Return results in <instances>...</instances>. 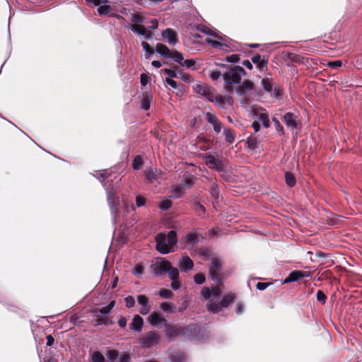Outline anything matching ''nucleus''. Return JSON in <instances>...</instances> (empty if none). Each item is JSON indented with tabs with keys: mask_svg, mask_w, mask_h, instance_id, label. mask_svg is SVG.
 <instances>
[{
	"mask_svg": "<svg viewBox=\"0 0 362 362\" xmlns=\"http://www.w3.org/2000/svg\"><path fill=\"white\" fill-rule=\"evenodd\" d=\"M221 290L218 286L204 287L202 289L201 295L204 300H207V309L212 313H219L223 308H227L233 303L235 296L233 293L229 292L225 294L219 303H216L220 298Z\"/></svg>",
	"mask_w": 362,
	"mask_h": 362,
	"instance_id": "f257e3e1",
	"label": "nucleus"
},
{
	"mask_svg": "<svg viewBox=\"0 0 362 362\" xmlns=\"http://www.w3.org/2000/svg\"><path fill=\"white\" fill-rule=\"evenodd\" d=\"M177 241V233L174 230H170L168 235L159 233L156 237V250L162 254L173 252Z\"/></svg>",
	"mask_w": 362,
	"mask_h": 362,
	"instance_id": "f03ea898",
	"label": "nucleus"
},
{
	"mask_svg": "<svg viewBox=\"0 0 362 362\" xmlns=\"http://www.w3.org/2000/svg\"><path fill=\"white\" fill-rule=\"evenodd\" d=\"M245 69L240 66H235L226 73L223 74L225 81V89L227 92H232V84H237L240 82L241 76L245 75Z\"/></svg>",
	"mask_w": 362,
	"mask_h": 362,
	"instance_id": "7ed1b4c3",
	"label": "nucleus"
},
{
	"mask_svg": "<svg viewBox=\"0 0 362 362\" xmlns=\"http://www.w3.org/2000/svg\"><path fill=\"white\" fill-rule=\"evenodd\" d=\"M107 200L108 206L110 209L112 222L117 223L119 211L117 206L120 204L119 196L117 195V190L115 187L112 186L110 188L106 189Z\"/></svg>",
	"mask_w": 362,
	"mask_h": 362,
	"instance_id": "20e7f679",
	"label": "nucleus"
},
{
	"mask_svg": "<svg viewBox=\"0 0 362 362\" xmlns=\"http://www.w3.org/2000/svg\"><path fill=\"white\" fill-rule=\"evenodd\" d=\"M250 115L254 119V121H257L258 122H262V126L264 128H269L270 126V122L269 115L267 111L259 106L252 105L250 107Z\"/></svg>",
	"mask_w": 362,
	"mask_h": 362,
	"instance_id": "39448f33",
	"label": "nucleus"
},
{
	"mask_svg": "<svg viewBox=\"0 0 362 362\" xmlns=\"http://www.w3.org/2000/svg\"><path fill=\"white\" fill-rule=\"evenodd\" d=\"M160 337L157 332L150 331L139 339V343L144 348H150L159 343Z\"/></svg>",
	"mask_w": 362,
	"mask_h": 362,
	"instance_id": "423d86ee",
	"label": "nucleus"
},
{
	"mask_svg": "<svg viewBox=\"0 0 362 362\" xmlns=\"http://www.w3.org/2000/svg\"><path fill=\"white\" fill-rule=\"evenodd\" d=\"M151 268L156 276L162 274L163 273L168 272H170V269H173L170 266V262L167 261L164 258H158L156 261L151 265Z\"/></svg>",
	"mask_w": 362,
	"mask_h": 362,
	"instance_id": "0eeeda50",
	"label": "nucleus"
},
{
	"mask_svg": "<svg viewBox=\"0 0 362 362\" xmlns=\"http://www.w3.org/2000/svg\"><path fill=\"white\" fill-rule=\"evenodd\" d=\"M196 93L206 98L209 101H214V93L212 88L204 83H197L193 86Z\"/></svg>",
	"mask_w": 362,
	"mask_h": 362,
	"instance_id": "6e6552de",
	"label": "nucleus"
},
{
	"mask_svg": "<svg viewBox=\"0 0 362 362\" xmlns=\"http://www.w3.org/2000/svg\"><path fill=\"white\" fill-rule=\"evenodd\" d=\"M165 328L166 337L170 341L174 340L177 337H182V334H187V332H185L183 326L170 325L168 323H165Z\"/></svg>",
	"mask_w": 362,
	"mask_h": 362,
	"instance_id": "1a4fd4ad",
	"label": "nucleus"
},
{
	"mask_svg": "<svg viewBox=\"0 0 362 362\" xmlns=\"http://www.w3.org/2000/svg\"><path fill=\"white\" fill-rule=\"evenodd\" d=\"M223 262L221 259L214 257L211 259V265L209 268V276L216 282L220 281L219 272L222 268Z\"/></svg>",
	"mask_w": 362,
	"mask_h": 362,
	"instance_id": "9d476101",
	"label": "nucleus"
},
{
	"mask_svg": "<svg viewBox=\"0 0 362 362\" xmlns=\"http://www.w3.org/2000/svg\"><path fill=\"white\" fill-rule=\"evenodd\" d=\"M311 274L308 272H303L300 270L293 271L284 280V284H288L291 282L296 281L305 277H310Z\"/></svg>",
	"mask_w": 362,
	"mask_h": 362,
	"instance_id": "9b49d317",
	"label": "nucleus"
},
{
	"mask_svg": "<svg viewBox=\"0 0 362 362\" xmlns=\"http://www.w3.org/2000/svg\"><path fill=\"white\" fill-rule=\"evenodd\" d=\"M148 322L154 326V327H158L160 324H163V327H165V323H168L167 320L162 316L161 314L153 312L151 313L148 317Z\"/></svg>",
	"mask_w": 362,
	"mask_h": 362,
	"instance_id": "f8f14e48",
	"label": "nucleus"
},
{
	"mask_svg": "<svg viewBox=\"0 0 362 362\" xmlns=\"http://www.w3.org/2000/svg\"><path fill=\"white\" fill-rule=\"evenodd\" d=\"M193 266V261L188 256L182 257L178 264V267L182 272H187L192 269Z\"/></svg>",
	"mask_w": 362,
	"mask_h": 362,
	"instance_id": "ddd939ff",
	"label": "nucleus"
},
{
	"mask_svg": "<svg viewBox=\"0 0 362 362\" xmlns=\"http://www.w3.org/2000/svg\"><path fill=\"white\" fill-rule=\"evenodd\" d=\"M138 303L141 306L140 313L141 315H146L151 310V306L148 304V298L144 295H139L137 296Z\"/></svg>",
	"mask_w": 362,
	"mask_h": 362,
	"instance_id": "4468645a",
	"label": "nucleus"
},
{
	"mask_svg": "<svg viewBox=\"0 0 362 362\" xmlns=\"http://www.w3.org/2000/svg\"><path fill=\"white\" fill-rule=\"evenodd\" d=\"M162 36L166 39L171 45H175L177 42V33L173 29L167 28L162 32Z\"/></svg>",
	"mask_w": 362,
	"mask_h": 362,
	"instance_id": "2eb2a0df",
	"label": "nucleus"
},
{
	"mask_svg": "<svg viewBox=\"0 0 362 362\" xmlns=\"http://www.w3.org/2000/svg\"><path fill=\"white\" fill-rule=\"evenodd\" d=\"M206 163L209 168L217 171L222 170L223 166L221 162L214 156L209 155L206 157Z\"/></svg>",
	"mask_w": 362,
	"mask_h": 362,
	"instance_id": "dca6fc26",
	"label": "nucleus"
},
{
	"mask_svg": "<svg viewBox=\"0 0 362 362\" xmlns=\"http://www.w3.org/2000/svg\"><path fill=\"white\" fill-rule=\"evenodd\" d=\"M169 278L171 279V287L173 290H177L180 288V282L178 280L179 271L177 268L170 269L169 272Z\"/></svg>",
	"mask_w": 362,
	"mask_h": 362,
	"instance_id": "f3484780",
	"label": "nucleus"
},
{
	"mask_svg": "<svg viewBox=\"0 0 362 362\" xmlns=\"http://www.w3.org/2000/svg\"><path fill=\"white\" fill-rule=\"evenodd\" d=\"M214 102H216L219 107L226 109L228 106L232 105L233 100L232 98L230 96L222 97L221 95H214Z\"/></svg>",
	"mask_w": 362,
	"mask_h": 362,
	"instance_id": "a211bd4d",
	"label": "nucleus"
},
{
	"mask_svg": "<svg viewBox=\"0 0 362 362\" xmlns=\"http://www.w3.org/2000/svg\"><path fill=\"white\" fill-rule=\"evenodd\" d=\"M284 122L288 127L292 129L298 128L296 117L291 112H287L284 115Z\"/></svg>",
	"mask_w": 362,
	"mask_h": 362,
	"instance_id": "6ab92c4d",
	"label": "nucleus"
},
{
	"mask_svg": "<svg viewBox=\"0 0 362 362\" xmlns=\"http://www.w3.org/2000/svg\"><path fill=\"white\" fill-rule=\"evenodd\" d=\"M183 329L185 331V332H187V334H182V337L189 339H194L198 331V327L195 324L183 326Z\"/></svg>",
	"mask_w": 362,
	"mask_h": 362,
	"instance_id": "aec40b11",
	"label": "nucleus"
},
{
	"mask_svg": "<svg viewBox=\"0 0 362 362\" xmlns=\"http://www.w3.org/2000/svg\"><path fill=\"white\" fill-rule=\"evenodd\" d=\"M130 28L133 32H136L138 34L144 36L146 40H149L151 37L152 33L151 31H148L143 25L134 24L132 25Z\"/></svg>",
	"mask_w": 362,
	"mask_h": 362,
	"instance_id": "412c9836",
	"label": "nucleus"
},
{
	"mask_svg": "<svg viewBox=\"0 0 362 362\" xmlns=\"http://www.w3.org/2000/svg\"><path fill=\"white\" fill-rule=\"evenodd\" d=\"M143 325V318L141 316L136 315L134 317L132 322L129 325V327L132 330L140 332L142 329Z\"/></svg>",
	"mask_w": 362,
	"mask_h": 362,
	"instance_id": "4be33fe9",
	"label": "nucleus"
},
{
	"mask_svg": "<svg viewBox=\"0 0 362 362\" xmlns=\"http://www.w3.org/2000/svg\"><path fill=\"white\" fill-rule=\"evenodd\" d=\"M253 88V83L250 81H244L241 86L236 88L238 95H243L246 94L247 90H251Z\"/></svg>",
	"mask_w": 362,
	"mask_h": 362,
	"instance_id": "5701e85b",
	"label": "nucleus"
},
{
	"mask_svg": "<svg viewBox=\"0 0 362 362\" xmlns=\"http://www.w3.org/2000/svg\"><path fill=\"white\" fill-rule=\"evenodd\" d=\"M152 100L153 98L150 94L147 93H143L141 100V107L144 110H148L151 107Z\"/></svg>",
	"mask_w": 362,
	"mask_h": 362,
	"instance_id": "b1692460",
	"label": "nucleus"
},
{
	"mask_svg": "<svg viewBox=\"0 0 362 362\" xmlns=\"http://www.w3.org/2000/svg\"><path fill=\"white\" fill-rule=\"evenodd\" d=\"M252 62L257 65L260 71L267 69V62L262 59L259 54L255 55L251 59Z\"/></svg>",
	"mask_w": 362,
	"mask_h": 362,
	"instance_id": "393cba45",
	"label": "nucleus"
},
{
	"mask_svg": "<svg viewBox=\"0 0 362 362\" xmlns=\"http://www.w3.org/2000/svg\"><path fill=\"white\" fill-rule=\"evenodd\" d=\"M156 51L165 58H170V51L165 45L157 44L156 46Z\"/></svg>",
	"mask_w": 362,
	"mask_h": 362,
	"instance_id": "a878e982",
	"label": "nucleus"
},
{
	"mask_svg": "<svg viewBox=\"0 0 362 362\" xmlns=\"http://www.w3.org/2000/svg\"><path fill=\"white\" fill-rule=\"evenodd\" d=\"M144 175L147 180L150 182H152L158 178L157 171L153 168L146 169L144 171Z\"/></svg>",
	"mask_w": 362,
	"mask_h": 362,
	"instance_id": "bb28decb",
	"label": "nucleus"
},
{
	"mask_svg": "<svg viewBox=\"0 0 362 362\" xmlns=\"http://www.w3.org/2000/svg\"><path fill=\"white\" fill-rule=\"evenodd\" d=\"M223 133L225 135V139L228 143L232 144L234 142L235 138V133L233 129H224Z\"/></svg>",
	"mask_w": 362,
	"mask_h": 362,
	"instance_id": "cd10ccee",
	"label": "nucleus"
},
{
	"mask_svg": "<svg viewBox=\"0 0 362 362\" xmlns=\"http://www.w3.org/2000/svg\"><path fill=\"white\" fill-rule=\"evenodd\" d=\"M206 42L207 44L216 49H224V47H227L225 43L210 38L206 39Z\"/></svg>",
	"mask_w": 362,
	"mask_h": 362,
	"instance_id": "c85d7f7f",
	"label": "nucleus"
},
{
	"mask_svg": "<svg viewBox=\"0 0 362 362\" xmlns=\"http://www.w3.org/2000/svg\"><path fill=\"white\" fill-rule=\"evenodd\" d=\"M199 241L197 235L196 233H189L185 236V242L188 245H194Z\"/></svg>",
	"mask_w": 362,
	"mask_h": 362,
	"instance_id": "c756f323",
	"label": "nucleus"
},
{
	"mask_svg": "<svg viewBox=\"0 0 362 362\" xmlns=\"http://www.w3.org/2000/svg\"><path fill=\"white\" fill-rule=\"evenodd\" d=\"M262 85L263 88L267 92H272L273 90V84L272 80L269 78H265L262 80Z\"/></svg>",
	"mask_w": 362,
	"mask_h": 362,
	"instance_id": "7c9ffc66",
	"label": "nucleus"
},
{
	"mask_svg": "<svg viewBox=\"0 0 362 362\" xmlns=\"http://www.w3.org/2000/svg\"><path fill=\"white\" fill-rule=\"evenodd\" d=\"M170 58L173 59L175 62L179 63L180 65L184 60L182 54L178 51L174 50L170 52Z\"/></svg>",
	"mask_w": 362,
	"mask_h": 362,
	"instance_id": "2f4dec72",
	"label": "nucleus"
},
{
	"mask_svg": "<svg viewBox=\"0 0 362 362\" xmlns=\"http://www.w3.org/2000/svg\"><path fill=\"white\" fill-rule=\"evenodd\" d=\"M210 189H209V191H210V194L214 198V199H218L219 197V189H218V185L214 183V182H211L210 184Z\"/></svg>",
	"mask_w": 362,
	"mask_h": 362,
	"instance_id": "473e14b6",
	"label": "nucleus"
},
{
	"mask_svg": "<svg viewBox=\"0 0 362 362\" xmlns=\"http://www.w3.org/2000/svg\"><path fill=\"white\" fill-rule=\"evenodd\" d=\"M285 180L287 185L291 187H293L296 184L295 177L291 173L286 172L285 173Z\"/></svg>",
	"mask_w": 362,
	"mask_h": 362,
	"instance_id": "72a5a7b5",
	"label": "nucleus"
},
{
	"mask_svg": "<svg viewBox=\"0 0 362 362\" xmlns=\"http://www.w3.org/2000/svg\"><path fill=\"white\" fill-rule=\"evenodd\" d=\"M160 308L164 311L167 313H172L174 312V305L172 303L170 302H163L160 305Z\"/></svg>",
	"mask_w": 362,
	"mask_h": 362,
	"instance_id": "f704fd0d",
	"label": "nucleus"
},
{
	"mask_svg": "<svg viewBox=\"0 0 362 362\" xmlns=\"http://www.w3.org/2000/svg\"><path fill=\"white\" fill-rule=\"evenodd\" d=\"M115 305V301L112 300L107 306L103 307L98 310V312L101 314H108Z\"/></svg>",
	"mask_w": 362,
	"mask_h": 362,
	"instance_id": "c9c22d12",
	"label": "nucleus"
},
{
	"mask_svg": "<svg viewBox=\"0 0 362 362\" xmlns=\"http://www.w3.org/2000/svg\"><path fill=\"white\" fill-rule=\"evenodd\" d=\"M158 295L162 298L168 299V298H171L173 297V292L170 290H169V289L161 288L158 291Z\"/></svg>",
	"mask_w": 362,
	"mask_h": 362,
	"instance_id": "e433bc0d",
	"label": "nucleus"
},
{
	"mask_svg": "<svg viewBox=\"0 0 362 362\" xmlns=\"http://www.w3.org/2000/svg\"><path fill=\"white\" fill-rule=\"evenodd\" d=\"M247 143L248 147L250 149L254 150V149L257 148L258 140L255 137H254L252 136H250L247 139Z\"/></svg>",
	"mask_w": 362,
	"mask_h": 362,
	"instance_id": "4c0bfd02",
	"label": "nucleus"
},
{
	"mask_svg": "<svg viewBox=\"0 0 362 362\" xmlns=\"http://www.w3.org/2000/svg\"><path fill=\"white\" fill-rule=\"evenodd\" d=\"M111 11V8L107 5H101L98 8V12L100 16H106Z\"/></svg>",
	"mask_w": 362,
	"mask_h": 362,
	"instance_id": "58836bf2",
	"label": "nucleus"
},
{
	"mask_svg": "<svg viewBox=\"0 0 362 362\" xmlns=\"http://www.w3.org/2000/svg\"><path fill=\"white\" fill-rule=\"evenodd\" d=\"M165 81L173 88L178 89L180 91H182L183 90L182 86V85H179L175 81H174V80H173V79H171L170 78H167L165 79Z\"/></svg>",
	"mask_w": 362,
	"mask_h": 362,
	"instance_id": "ea45409f",
	"label": "nucleus"
},
{
	"mask_svg": "<svg viewBox=\"0 0 362 362\" xmlns=\"http://www.w3.org/2000/svg\"><path fill=\"white\" fill-rule=\"evenodd\" d=\"M91 359L93 362H104L105 358L99 351H94L92 354Z\"/></svg>",
	"mask_w": 362,
	"mask_h": 362,
	"instance_id": "a19ab883",
	"label": "nucleus"
},
{
	"mask_svg": "<svg viewBox=\"0 0 362 362\" xmlns=\"http://www.w3.org/2000/svg\"><path fill=\"white\" fill-rule=\"evenodd\" d=\"M132 273L135 276L140 277L144 273V267L141 264H136L132 269Z\"/></svg>",
	"mask_w": 362,
	"mask_h": 362,
	"instance_id": "79ce46f5",
	"label": "nucleus"
},
{
	"mask_svg": "<svg viewBox=\"0 0 362 362\" xmlns=\"http://www.w3.org/2000/svg\"><path fill=\"white\" fill-rule=\"evenodd\" d=\"M194 211L199 216L202 217L205 213V208L203 205L197 203L194 205Z\"/></svg>",
	"mask_w": 362,
	"mask_h": 362,
	"instance_id": "37998d69",
	"label": "nucleus"
},
{
	"mask_svg": "<svg viewBox=\"0 0 362 362\" xmlns=\"http://www.w3.org/2000/svg\"><path fill=\"white\" fill-rule=\"evenodd\" d=\"M143 165V160L141 156H137L135 157V158L133 160V168L135 170H139L141 165Z\"/></svg>",
	"mask_w": 362,
	"mask_h": 362,
	"instance_id": "c03bdc74",
	"label": "nucleus"
},
{
	"mask_svg": "<svg viewBox=\"0 0 362 362\" xmlns=\"http://www.w3.org/2000/svg\"><path fill=\"white\" fill-rule=\"evenodd\" d=\"M141 46L144 50L146 52V58H148L153 54L152 49L151 48L148 43L144 41L141 42Z\"/></svg>",
	"mask_w": 362,
	"mask_h": 362,
	"instance_id": "a18cd8bd",
	"label": "nucleus"
},
{
	"mask_svg": "<svg viewBox=\"0 0 362 362\" xmlns=\"http://www.w3.org/2000/svg\"><path fill=\"white\" fill-rule=\"evenodd\" d=\"M172 206V202L169 199H165L160 202L159 207L163 210H168Z\"/></svg>",
	"mask_w": 362,
	"mask_h": 362,
	"instance_id": "49530a36",
	"label": "nucleus"
},
{
	"mask_svg": "<svg viewBox=\"0 0 362 362\" xmlns=\"http://www.w3.org/2000/svg\"><path fill=\"white\" fill-rule=\"evenodd\" d=\"M125 305L128 308H131L135 305L134 298L132 296H128L124 298Z\"/></svg>",
	"mask_w": 362,
	"mask_h": 362,
	"instance_id": "de8ad7c7",
	"label": "nucleus"
},
{
	"mask_svg": "<svg viewBox=\"0 0 362 362\" xmlns=\"http://www.w3.org/2000/svg\"><path fill=\"white\" fill-rule=\"evenodd\" d=\"M117 356L118 352L116 350H109L107 352V357L111 361H114Z\"/></svg>",
	"mask_w": 362,
	"mask_h": 362,
	"instance_id": "09e8293b",
	"label": "nucleus"
},
{
	"mask_svg": "<svg viewBox=\"0 0 362 362\" xmlns=\"http://www.w3.org/2000/svg\"><path fill=\"white\" fill-rule=\"evenodd\" d=\"M194 282L197 284H202L205 281V276L202 274H197L194 276Z\"/></svg>",
	"mask_w": 362,
	"mask_h": 362,
	"instance_id": "8fccbe9b",
	"label": "nucleus"
},
{
	"mask_svg": "<svg viewBox=\"0 0 362 362\" xmlns=\"http://www.w3.org/2000/svg\"><path fill=\"white\" fill-rule=\"evenodd\" d=\"M221 75V72L218 70H212L209 74V76L213 81H216Z\"/></svg>",
	"mask_w": 362,
	"mask_h": 362,
	"instance_id": "3c124183",
	"label": "nucleus"
},
{
	"mask_svg": "<svg viewBox=\"0 0 362 362\" xmlns=\"http://www.w3.org/2000/svg\"><path fill=\"white\" fill-rule=\"evenodd\" d=\"M195 64L196 63L194 59H185L182 61L181 66H186L187 68L189 69L193 67Z\"/></svg>",
	"mask_w": 362,
	"mask_h": 362,
	"instance_id": "603ef678",
	"label": "nucleus"
},
{
	"mask_svg": "<svg viewBox=\"0 0 362 362\" xmlns=\"http://www.w3.org/2000/svg\"><path fill=\"white\" fill-rule=\"evenodd\" d=\"M163 72L165 74H167L170 78L178 77L177 71L174 69H163Z\"/></svg>",
	"mask_w": 362,
	"mask_h": 362,
	"instance_id": "864d4df0",
	"label": "nucleus"
},
{
	"mask_svg": "<svg viewBox=\"0 0 362 362\" xmlns=\"http://www.w3.org/2000/svg\"><path fill=\"white\" fill-rule=\"evenodd\" d=\"M240 57L238 54H232L226 57V61L230 63H236L239 61Z\"/></svg>",
	"mask_w": 362,
	"mask_h": 362,
	"instance_id": "5fc2aeb1",
	"label": "nucleus"
},
{
	"mask_svg": "<svg viewBox=\"0 0 362 362\" xmlns=\"http://www.w3.org/2000/svg\"><path fill=\"white\" fill-rule=\"evenodd\" d=\"M206 118L207 119V121L213 124L214 123H216L218 119V118L213 114L210 113V112H207L206 114Z\"/></svg>",
	"mask_w": 362,
	"mask_h": 362,
	"instance_id": "6e6d98bb",
	"label": "nucleus"
},
{
	"mask_svg": "<svg viewBox=\"0 0 362 362\" xmlns=\"http://www.w3.org/2000/svg\"><path fill=\"white\" fill-rule=\"evenodd\" d=\"M180 74V78L187 83H189L192 81V76L189 74L182 73L181 71L179 72Z\"/></svg>",
	"mask_w": 362,
	"mask_h": 362,
	"instance_id": "4d7b16f0",
	"label": "nucleus"
},
{
	"mask_svg": "<svg viewBox=\"0 0 362 362\" xmlns=\"http://www.w3.org/2000/svg\"><path fill=\"white\" fill-rule=\"evenodd\" d=\"M149 76L146 74H141L140 76V82L141 86H145L149 82Z\"/></svg>",
	"mask_w": 362,
	"mask_h": 362,
	"instance_id": "13d9d810",
	"label": "nucleus"
},
{
	"mask_svg": "<svg viewBox=\"0 0 362 362\" xmlns=\"http://www.w3.org/2000/svg\"><path fill=\"white\" fill-rule=\"evenodd\" d=\"M326 298H327V297H326L325 294L324 293V292L319 290L317 293V300L324 304V303H325Z\"/></svg>",
	"mask_w": 362,
	"mask_h": 362,
	"instance_id": "bf43d9fd",
	"label": "nucleus"
},
{
	"mask_svg": "<svg viewBox=\"0 0 362 362\" xmlns=\"http://www.w3.org/2000/svg\"><path fill=\"white\" fill-rule=\"evenodd\" d=\"M146 200L141 196H136V205L137 207H141L145 205Z\"/></svg>",
	"mask_w": 362,
	"mask_h": 362,
	"instance_id": "052dcab7",
	"label": "nucleus"
},
{
	"mask_svg": "<svg viewBox=\"0 0 362 362\" xmlns=\"http://www.w3.org/2000/svg\"><path fill=\"white\" fill-rule=\"evenodd\" d=\"M213 127H214V130L216 132V133H220L222 128H223V124L222 123L219 121V120H217L216 123H214L213 124Z\"/></svg>",
	"mask_w": 362,
	"mask_h": 362,
	"instance_id": "680f3d73",
	"label": "nucleus"
},
{
	"mask_svg": "<svg viewBox=\"0 0 362 362\" xmlns=\"http://www.w3.org/2000/svg\"><path fill=\"white\" fill-rule=\"evenodd\" d=\"M342 62L340 60H336L328 63L330 68L337 69L341 66Z\"/></svg>",
	"mask_w": 362,
	"mask_h": 362,
	"instance_id": "e2e57ef3",
	"label": "nucleus"
},
{
	"mask_svg": "<svg viewBox=\"0 0 362 362\" xmlns=\"http://www.w3.org/2000/svg\"><path fill=\"white\" fill-rule=\"evenodd\" d=\"M132 21L134 23H140L144 21V18L140 15L135 14L132 16Z\"/></svg>",
	"mask_w": 362,
	"mask_h": 362,
	"instance_id": "0e129e2a",
	"label": "nucleus"
},
{
	"mask_svg": "<svg viewBox=\"0 0 362 362\" xmlns=\"http://www.w3.org/2000/svg\"><path fill=\"white\" fill-rule=\"evenodd\" d=\"M269 284L264 282H258L256 285V287L259 291H264L267 288Z\"/></svg>",
	"mask_w": 362,
	"mask_h": 362,
	"instance_id": "69168bd1",
	"label": "nucleus"
},
{
	"mask_svg": "<svg viewBox=\"0 0 362 362\" xmlns=\"http://www.w3.org/2000/svg\"><path fill=\"white\" fill-rule=\"evenodd\" d=\"M118 325L120 327L124 328L127 326V319L122 316L118 320Z\"/></svg>",
	"mask_w": 362,
	"mask_h": 362,
	"instance_id": "338daca9",
	"label": "nucleus"
},
{
	"mask_svg": "<svg viewBox=\"0 0 362 362\" xmlns=\"http://www.w3.org/2000/svg\"><path fill=\"white\" fill-rule=\"evenodd\" d=\"M244 311V305L240 303H237L235 306V312L240 315Z\"/></svg>",
	"mask_w": 362,
	"mask_h": 362,
	"instance_id": "774afa93",
	"label": "nucleus"
}]
</instances>
